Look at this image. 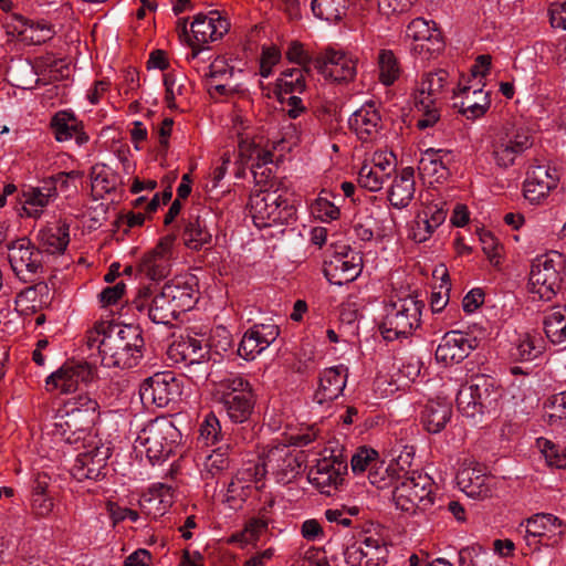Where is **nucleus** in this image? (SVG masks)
Wrapping results in <instances>:
<instances>
[{"instance_id": "obj_1", "label": "nucleus", "mask_w": 566, "mask_h": 566, "mask_svg": "<svg viewBox=\"0 0 566 566\" xmlns=\"http://www.w3.org/2000/svg\"><path fill=\"white\" fill-rule=\"evenodd\" d=\"M85 344L88 349H96L101 365L107 368H133L144 356L145 342L135 325L96 322L86 332Z\"/></svg>"}, {"instance_id": "obj_2", "label": "nucleus", "mask_w": 566, "mask_h": 566, "mask_svg": "<svg viewBox=\"0 0 566 566\" xmlns=\"http://www.w3.org/2000/svg\"><path fill=\"white\" fill-rule=\"evenodd\" d=\"M213 398L233 423L247 422L254 410L255 396L248 379L237 374L213 380Z\"/></svg>"}, {"instance_id": "obj_3", "label": "nucleus", "mask_w": 566, "mask_h": 566, "mask_svg": "<svg viewBox=\"0 0 566 566\" xmlns=\"http://www.w3.org/2000/svg\"><path fill=\"white\" fill-rule=\"evenodd\" d=\"M424 303L413 295L392 296L385 305V316L379 326L387 340L410 336L421 324Z\"/></svg>"}, {"instance_id": "obj_4", "label": "nucleus", "mask_w": 566, "mask_h": 566, "mask_svg": "<svg viewBox=\"0 0 566 566\" xmlns=\"http://www.w3.org/2000/svg\"><path fill=\"white\" fill-rule=\"evenodd\" d=\"M449 73L437 70L426 73L415 94V107L419 114L417 127L427 129L434 126L440 119V101L448 84Z\"/></svg>"}, {"instance_id": "obj_5", "label": "nucleus", "mask_w": 566, "mask_h": 566, "mask_svg": "<svg viewBox=\"0 0 566 566\" xmlns=\"http://www.w3.org/2000/svg\"><path fill=\"white\" fill-rule=\"evenodd\" d=\"M180 432L166 418H157L137 436L135 449L144 452L151 463L168 459L177 447Z\"/></svg>"}, {"instance_id": "obj_6", "label": "nucleus", "mask_w": 566, "mask_h": 566, "mask_svg": "<svg viewBox=\"0 0 566 566\" xmlns=\"http://www.w3.org/2000/svg\"><path fill=\"white\" fill-rule=\"evenodd\" d=\"M249 211L258 228L284 224L295 219V207L279 190H258L250 196Z\"/></svg>"}, {"instance_id": "obj_7", "label": "nucleus", "mask_w": 566, "mask_h": 566, "mask_svg": "<svg viewBox=\"0 0 566 566\" xmlns=\"http://www.w3.org/2000/svg\"><path fill=\"white\" fill-rule=\"evenodd\" d=\"M400 480L392 490V500L396 507L406 513H415L422 505L423 509L432 503V480L428 474L417 471L411 473L402 471Z\"/></svg>"}, {"instance_id": "obj_8", "label": "nucleus", "mask_w": 566, "mask_h": 566, "mask_svg": "<svg viewBox=\"0 0 566 566\" xmlns=\"http://www.w3.org/2000/svg\"><path fill=\"white\" fill-rule=\"evenodd\" d=\"M230 22L218 10L208 13H198L190 24L191 36L188 38V45L191 52L187 59L195 61L200 53L207 50L206 44L214 42L229 32Z\"/></svg>"}, {"instance_id": "obj_9", "label": "nucleus", "mask_w": 566, "mask_h": 566, "mask_svg": "<svg viewBox=\"0 0 566 566\" xmlns=\"http://www.w3.org/2000/svg\"><path fill=\"white\" fill-rule=\"evenodd\" d=\"M532 145L533 137L527 129L521 127L503 128L492 142V156L496 166L509 168Z\"/></svg>"}, {"instance_id": "obj_10", "label": "nucleus", "mask_w": 566, "mask_h": 566, "mask_svg": "<svg viewBox=\"0 0 566 566\" xmlns=\"http://www.w3.org/2000/svg\"><path fill=\"white\" fill-rule=\"evenodd\" d=\"M8 260L14 274L22 281L29 282L43 270L42 252L23 237L7 244Z\"/></svg>"}, {"instance_id": "obj_11", "label": "nucleus", "mask_w": 566, "mask_h": 566, "mask_svg": "<svg viewBox=\"0 0 566 566\" xmlns=\"http://www.w3.org/2000/svg\"><path fill=\"white\" fill-rule=\"evenodd\" d=\"M560 271L551 256L542 255L534 260L530 273V292L542 301H551L560 287Z\"/></svg>"}, {"instance_id": "obj_12", "label": "nucleus", "mask_w": 566, "mask_h": 566, "mask_svg": "<svg viewBox=\"0 0 566 566\" xmlns=\"http://www.w3.org/2000/svg\"><path fill=\"white\" fill-rule=\"evenodd\" d=\"M357 57L333 48L325 49L314 59L313 66L325 78L334 82H350L357 73Z\"/></svg>"}, {"instance_id": "obj_13", "label": "nucleus", "mask_w": 566, "mask_h": 566, "mask_svg": "<svg viewBox=\"0 0 566 566\" xmlns=\"http://www.w3.org/2000/svg\"><path fill=\"white\" fill-rule=\"evenodd\" d=\"M181 395L179 380L172 373H157L147 378L139 388V396L145 406L167 407Z\"/></svg>"}, {"instance_id": "obj_14", "label": "nucleus", "mask_w": 566, "mask_h": 566, "mask_svg": "<svg viewBox=\"0 0 566 566\" xmlns=\"http://www.w3.org/2000/svg\"><path fill=\"white\" fill-rule=\"evenodd\" d=\"M525 527V541L528 546L537 548L538 545L554 546L556 545L563 534V522L555 515L548 513H538L524 523L520 527Z\"/></svg>"}, {"instance_id": "obj_15", "label": "nucleus", "mask_w": 566, "mask_h": 566, "mask_svg": "<svg viewBox=\"0 0 566 566\" xmlns=\"http://www.w3.org/2000/svg\"><path fill=\"white\" fill-rule=\"evenodd\" d=\"M84 452L77 454L71 469L72 475L77 481L98 480L105 476L107 460L111 455L108 447L98 442L83 444Z\"/></svg>"}, {"instance_id": "obj_16", "label": "nucleus", "mask_w": 566, "mask_h": 566, "mask_svg": "<svg viewBox=\"0 0 566 566\" xmlns=\"http://www.w3.org/2000/svg\"><path fill=\"white\" fill-rule=\"evenodd\" d=\"M133 303L137 311L146 312L156 324H169L179 317L164 287L160 291L150 286L142 287Z\"/></svg>"}, {"instance_id": "obj_17", "label": "nucleus", "mask_w": 566, "mask_h": 566, "mask_svg": "<svg viewBox=\"0 0 566 566\" xmlns=\"http://www.w3.org/2000/svg\"><path fill=\"white\" fill-rule=\"evenodd\" d=\"M347 461L342 457L323 458L308 472V481L322 494L331 495L344 481Z\"/></svg>"}, {"instance_id": "obj_18", "label": "nucleus", "mask_w": 566, "mask_h": 566, "mask_svg": "<svg viewBox=\"0 0 566 566\" xmlns=\"http://www.w3.org/2000/svg\"><path fill=\"white\" fill-rule=\"evenodd\" d=\"M175 237L165 235L140 260L139 271L153 281L167 277L175 256Z\"/></svg>"}, {"instance_id": "obj_19", "label": "nucleus", "mask_w": 566, "mask_h": 566, "mask_svg": "<svg viewBox=\"0 0 566 566\" xmlns=\"http://www.w3.org/2000/svg\"><path fill=\"white\" fill-rule=\"evenodd\" d=\"M479 346L476 337L461 331L447 332L437 349L436 359L444 365L459 364Z\"/></svg>"}, {"instance_id": "obj_20", "label": "nucleus", "mask_w": 566, "mask_h": 566, "mask_svg": "<svg viewBox=\"0 0 566 566\" xmlns=\"http://www.w3.org/2000/svg\"><path fill=\"white\" fill-rule=\"evenodd\" d=\"M406 35L413 40L412 50L423 59H429L443 49L441 32L436 23L423 18L413 19L407 27Z\"/></svg>"}, {"instance_id": "obj_21", "label": "nucleus", "mask_w": 566, "mask_h": 566, "mask_svg": "<svg viewBox=\"0 0 566 566\" xmlns=\"http://www.w3.org/2000/svg\"><path fill=\"white\" fill-rule=\"evenodd\" d=\"M95 371V367L87 361L65 363L48 377L46 386L50 389H60L64 394L73 392L80 382L92 380Z\"/></svg>"}, {"instance_id": "obj_22", "label": "nucleus", "mask_w": 566, "mask_h": 566, "mask_svg": "<svg viewBox=\"0 0 566 566\" xmlns=\"http://www.w3.org/2000/svg\"><path fill=\"white\" fill-rule=\"evenodd\" d=\"M280 335L274 323L254 324L242 336L238 346V355L245 360H253L273 344Z\"/></svg>"}, {"instance_id": "obj_23", "label": "nucleus", "mask_w": 566, "mask_h": 566, "mask_svg": "<svg viewBox=\"0 0 566 566\" xmlns=\"http://www.w3.org/2000/svg\"><path fill=\"white\" fill-rule=\"evenodd\" d=\"M348 124L361 142L376 140L381 135L384 127L380 112L375 103H366L354 112Z\"/></svg>"}, {"instance_id": "obj_24", "label": "nucleus", "mask_w": 566, "mask_h": 566, "mask_svg": "<svg viewBox=\"0 0 566 566\" xmlns=\"http://www.w3.org/2000/svg\"><path fill=\"white\" fill-rule=\"evenodd\" d=\"M324 275L331 284L343 285L353 282L361 271V259L357 255L338 253L324 262Z\"/></svg>"}, {"instance_id": "obj_25", "label": "nucleus", "mask_w": 566, "mask_h": 566, "mask_svg": "<svg viewBox=\"0 0 566 566\" xmlns=\"http://www.w3.org/2000/svg\"><path fill=\"white\" fill-rule=\"evenodd\" d=\"M556 174L547 165L532 166L523 185L524 197L532 203L539 202L557 186Z\"/></svg>"}, {"instance_id": "obj_26", "label": "nucleus", "mask_w": 566, "mask_h": 566, "mask_svg": "<svg viewBox=\"0 0 566 566\" xmlns=\"http://www.w3.org/2000/svg\"><path fill=\"white\" fill-rule=\"evenodd\" d=\"M347 376L348 369L344 365L324 369L319 375L318 388L314 395L315 401L323 405L337 399L344 391Z\"/></svg>"}, {"instance_id": "obj_27", "label": "nucleus", "mask_w": 566, "mask_h": 566, "mask_svg": "<svg viewBox=\"0 0 566 566\" xmlns=\"http://www.w3.org/2000/svg\"><path fill=\"white\" fill-rule=\"evenodd\" d=\"M459 486L472 499L484 500L492 495L493 478L486 475L481 468L467 467L457 474Z\"/></svg>"}, {"instance_id": "obj_28", "label": "nucleus", "mask_w": 566, "mask_h": 566, "mask_svg": "<svg viewBox=\"0 0 566 566\" xmlns=\"http://www.w3.org/2000/svg\"><path fill=\"white\" fill-rule=\"evenodd\" d=\"M212 220L210 212L203 216H190L182 232L185 245L195 251L208 249L212 242V233L209 223Z\"/></svg>"}, {"instance_id": "obj_29", "label": "nucleus", "mask_w": 566, "mask_h": 566, "mask_svg": "<svg viewBox=\"0 0 566 566\" xmlns=\"http://www.w3.org/2000/svg\"><path fill=\"white\" fill-rule=\"evenodd\" d=\"M265 465L276 475L277 481L282 483L291 482L301 470V462L286 448H275L266 457Z\"/></svg>"}, {"instance_id": "obj_30", "label": "nucleus", "mask_w": 566, "mask_h": 566, "mask_svg": "<svg viewBox=\"0 0 566 566\" xmlns=\"http://www.w3.org/2000/svg\"><path fill=\"white\" fill-rule=\"evenodd\" d=\"M50 478L38 474L33 481L30 497V513L34 518H46L54 509V497L49 491Z\"/></svg>"}, {"instance_id": "obj_31", "label": "nucleus", "mask_w": 566, "mask_h": 566, "mask_svg": "<svg viewBox=\"0 0 566 566\" xmlns=\"http://www.w3.org/2000/svg\"><path fill=\"white\" fill-rule=\"evenodd\" d=\"M54 181H44L42 187L29 188L22 193L23 211L30 218H40L43 209L56 198Z\"/></svg>"}, {"instance_id": "obj_32", "label": "nucleus", "mask_w": 566, "mask_h": 566, "mask_svg": "<svg viewBox=\"0 0 566 566\" xmlns=\"http://www.w3.org/2000/svg\"><path fill=\"white\" fill-rule=\"evenodd\" d=\"M416 182L412 167H405L396 176L388 191V200L397 209L409 206L415 197Z\"/></svg>"}, {"instance_id": "obj_33", "label": "nucleus", "mask_w": 566, "mask_h": 566, "mask_svg": "<svg viewBox=\"0 0 566 566\" xmlns=\"http://www.w3.org/2000/svg\"><path fill=\"white\" fill-rule=\"evenodd\" d=\"M452 416V407L447 401L430 400L421 412V422L430 433H438L444 429Z\"/></svg>"}, {"instance_id": "obj_34", "label": "nucleus", "mask_w": 566, "mask_h": 566, "mask_svg": "<svg viewBox=\"0 0 566 566\" xmlns=\"http://www.w3.org/2000/svg\"><path fill=\"white\" fill-rule=\"evenodd\" d=\"M471 87H459V93L465 95L460 104L455 103L454 106L460 108V113L468 119H476L483 116L491 106L490 92H484L482 88H474L472 91L473 97L469 95Z\"/></svg>"}, {"instance_id": "obj_35", "label": "nucleus", "mask_w": 566, "mask_h": 566, "mask_svg": "<svg viewBox=\"0 0 566 566\" xmlns=\"http://www.w3.org/2000/svg\"><path fill=\"white\" fill-rule=\"evenodd\" d=\"M97 409V401L91 397L86 395L73 397L64 405V412L66 416L64 424L71 429V421H76L78 418L81 419V423L88 426L92 421V416Z\"/></svg>"}, {"instance_id": "obj_36", "label": "nucleus", "mask_w": 566, "mask_h": 566, "mask_svg": "<svg viewBox=\"0 0 566 566\" xmlns=\"http://www.w3.org/2000/svg\"><path fill=\"white\" fill-rule=\"evenodd\" d=\"M163 287L179 315L190 311L197 303V291L187 282L175 280Z\"/></svg>"}, {"instance_id": "obj_37", "label": "nucleus", "mask_w": 566, "mask_h": 566, "mask_svg": "<svg viewBox=\"0 0 566 566\" xmlns=\"http://www.w3.org/2000/svg\"><path fill=\"white\" fill-rule=\"evenodd\" d=\"M449 155L442 149H427L418 164V171L423 178H433L436 181L444 179L449 175V169L443 158Z\"/></svg>"}, {"instance_id": "obj_38", "label": "nucleus", "mask_w": 566, "mask_h": 566, "mask_svg": "<svg viewBox=\"0 0 566 566\" xmlns=\"http://www.w3.org/2000/svg\"><path fill=\"white\" fill-rule=\"evenodd\" d=\"M39 240L49 253H62L70 242L69 226L59 223L39 231Z\"/></svg>"}, {"instance_id": "obj_39", "label": "nucleus", "mask_w": 566, "mask_h": 566, "mask_svg": "<svg viewBox=\"0 0 566 566\" xmlns=\"http://www.w3.org/2000/svg\"><path fill=\"white\" fill-rule=\"evenodd\" d=\"M471 385L474 390L473 395L478 401H481V415L491 407H493L499 397L501 396L500 389L492 377L485 375H478L471 379Z\"/></svg>"}, {"instance_id": "obj_40", "label": "nucleus", "mask_w": 566, "mask_h": 566, "mask_svg": "<svg viewBox=\"0 0 566 566\" xmlns=\"http://www.w3.org/2000/svg\"><path fill=\"white\" fill-rule=\"evenodd\" d=\"M544 332L554 345L566 342V307H553L544 318Z\"/></svg>"}, {"instance_id": "obj_41", "label": "nucleus", "mask_w": 566, "mask_h": 566, "mask_svg": "<svg viewBox=\"0 0 566 566\" xmlns=\"http://www.w3.org/2000/svg\"><path fill=\"white\" fill-rule=\"evenodd\" d=\"M81 120L67 111H59L50 122V128L59 143L67 142L81 128Z\"/></svg>"}, {"instance_id": "obj_42", "label": "nucleus", "mask_w": 566, "mask_h": 566, "mask_svg": "<svg viewBox=\"0 0 566 566\" xmlns=\"http://www.w3.org/2000/svg\"><path fill=\"white\" fill-rule=\"evenodd\" d=\"M401 460L402 455L398 458L396 463L391 462L388 465H385L384 462H378L368 473L370 484L380 490L391 486L395 488L403 471V468H400V472L397 470Z\"/></svg>"}, {"instance_id": "obj_43", "label": "nucleus", "mask_w": 566, "mask_h": 566, "mask_svg": "<svg viewBox=\"0 0 566 566\" xmlns=\"http://www.w3.org/2000/svg\"><path fill=\"white\" fill-rule=\"evenodd\" d=\"M379 81L386 86L392 85L401 74L400 62L391 50L382 49L378 53Z\"/></svg>"}, {"instance_id": "obj_44", "label": "nucleus", "mask_w": 566, "mask_h": 566, "mask_svg": "<svg viewBox=\"0 0 566 566\" xmlns=\"http://www.w3.org/2000/svg\"><path fill=\"white\" fill-rule=\"evenodd\" d=\"M229 449L230 444H227L226 447H219L205 458L201 468V476L203 479H213L218 474L229 469Z\"/></svg>"}, {"instance_id": "obj_45", "label": "nucleus", "mask_w": 566, "mask_h": 566, "mask_svg": "<svg viewBox=\"0 0 566 566\" xmlns=\"http://www.w3.org/2000/svg\"><path fill=\"white\" fill-rule=\"evenodd\" d=\"M171 503V488L159 484L148 497L144 499L142 506L147 511V514H153L154 517H157L164 515Z\"/></svg>"}, {"instance_id": "obj_46", "label": "nucleus", "mask_w": 566, "mask_h": 566, "mask_svg": "<svg viewBox=\"0 0 566 566\" xmlns=\"http://www.w3.org/2000/svg\"><path fill=\"white\" fill-rule=\"evenodd\" d=\"M169 352L180 355L185 364L209 355V352L203 348L202 342L191 336L182 337L180 340L175 342L170 346Z\"/></svg>"}, {"instance_id": "obj_47", "label": "nucleus", "mask_w": 566, "mask_h": 566, "mask_svg": "<svg viewBox=\"0 0 566 566\" xmlns=\"http://www.w3.org/2000/svg\"><path fill=\"white\" fill-rule=\"evenodd\" d=\"M348 0H312L315 17L328 22H336L346 13Z\"/></svg>"}, {"instance_id": "obj_48", "label": "nucleus", "mask_w": 566, "mask_h": 566, "mask_svg": "<svg viewBox=\"0 0 566 566\" xmlns=\"http://www.w3.org/2000/svg\"><path fill=\"white\" fill-rule=\"evenodd\" d=\"M305 70L287 69L277 78L280 94L302 93L305 90Z\"/></svg>"}, {"instance_id": "obj_49", "label": "nucleus", "mask_w": 566, "mask_h": 566, "mask_svg": "<svg viewBox=\"0 0 566 566\" xmlns=\"http://www.w3.org/2000/svg\"><path fill=\"white\" fill-rule=\"evenodd\" d=\"M474 390L471 382L460 388L457 395L458 410L467 418L474 419L481 415V401H478L473 395Z\"/></svg>"}, {"instance_id": "obj_50", "label": "nucleus", "mask_w": 566, "mask_h": 566, "mask_svg": "<svg viewBox=\"0 0 566 566\" xmlns=\"http://www.w3.org/2000/svg\"><path fill=\"white\" fill-rule=\"evenodd\" d=\"M536 444L549 467L557 469L566 468V449H562L545 438H538Z\"/></svg>"}, {"instance_id": "obj_51", "label": "nucleus", "mask_w": 566, "mask_h": 566, "mask_svg": "<svg viewBox=\"0 0 566 566\" xmlns=\"http://www.w3.org/2000/svg\"><path fill=\"white\" fill-rule=\"evenodd\" d=\"M542 344L543 340L541 337L525 334L518 339L514 355L521 360H533L542 354Z\"/></svg>"}, {"instance_id": "obj_52", "label": "nucleus", "mask_w": 566, "mask_h": 566, "mask_svg": "<svg viewBox=\"0 0 566 566\" xmlns=\"http://www.w3.org/2000/svg\"><path fill=\"white\" fill-rule=\"evenodd\" d=\"M91 178L93 187H99L105 192L114 190L118 179L117 175L104 164H97L92 167Z\"/></svg>"}, {"instance_id": "obj_53", "label": "nucleus", "mask_w": 566, "mask_h": 566, "mask_svg": "<svg viewBox=\"0 0 566 566\" xmlns=\"http://www.w3.org/2000/svg\"><path fill=\"white\" fill-rule=\"evenodd\" d=\"M387 179L384 174L373 169L368 164L361 166L357 177L358 185L371 192L379 191Z\"/></svg>"}, {"instance_id": "obj_54", "label": "nucleus", "mask_w": 566, "mask_h": 566, "mask_svg": "<svg viewBox=\"0 0 566 566\" xmlns=\"http://www.w3.org/2000/svg\"><path fill=\"white\" fill-rule=\"evenodd\" d=\"M378 452L371 448L361 447L350 459L352 471L356 474L370 471L378 463Z\"/></svg>"}, {"instance_id": "obj_55", "label": "nucleus", "mask_w": 566, "mask_h": 566, "mask_svg": "<svg viewBox=\"0 0 566 566\" xmlns=\"http://www.w3.org/2000/svg\"><path fill=\"white\" fill-rule=\"evenodd\" d=\"M212 367L213 364H211L206 357L195 361H189L186 363V375L195 385H205L212 375Z\"/></svg>"}, {"instance_id": "obj_56", "label": "nucleus", "mask_w": 566, "mask_h": 566, "mask_svg": "<svg viewBox=\"0 0 566 566\" xmlns=\"http://www.w3.org/2000/svg\"><path fill=\"white\" fill-rule=\"evenodd\" d=\"M186 77L175 73H167L164 76V84L166 87V103L169 108L176 107V97L180 96L186 91Z\"/></svg>"}, {"instance_id": "obj_57", "label": "nucleus", "mask_w": 566, "mask_h": 566, "mask_svg": "<svg viewBox=\"0 0 566 566\" xmlns=\"http://www.w3.org/2000/svg\"><path fill=\"white\" fill-rule=\"evenodd\" d=\"M199 431L200 438L208 446L218 443L222 438L220 421L213 412L206 416L205 420L200 424Z\"/></svg>"}, {"instance_id": "obj_58", "label": "nucleus", "mask_w": 566, "mask_h": 566, "mask_svg": "<svg viewBox=\"0 0 566 566\" xmlns=\"http://www.w3.org/2000/svg\"><path fill=\"white\" fill-rule=\"evenodd\" d=\"M285 56L291 63H295L301 66V70H305L306 73L311 71V63L314 62L311 54L305 50L304 44L300 41H291L285 51Z\"/></svg>"}, {"instance_id": "obj_59", "label": "nucleus", "mask_w": 566, "mask_h": 566, "mask_svg": "<svg viewBox=\"0 0 566 566\" xmlns=\"http://www.w3.org/2000/svg\"><path fill=\"white\" fill-rule=\"evenodd\" d=\"M312 213L322 221L336 220L339 217V209L327 198L318 197L311 206Z\"/></svg>"}, {"instance_id": "obj_60", "label": "nucleus", "mask_w": 566, "mask_h": 566, "mask_svg": "<svg viewBox=\"0 0 566 566\" xmlns=\"http://www.w3.org/2000/svg\"><path fill=\"white\" fill-rule=\"evenodd\" d=\"M282 59L280 49L275 45L263 46L260 59V75L264 78L272 74L273 67L279 64Z\"/></svg>"}, {"instance_id": "obj_61", "label": "nucleus", "mask_w": 566, "mask_h": 566, "mask_svg": "<svg viewBox=\"0 0 566 566\" xmlns=\"http://www.w3.org/2000/svg\"><path fill=\"white\" fill-rule=\"evenodd\" d=\"M371 161L373 169L384 174L388 179L396 171V156L392 151H375Z\"/></svg>"}, {"instance_id": "obj_62", "label": "nucleus", "mask_w": 566, "mask_h": 566, "mask_svg": "<svg viewBox=\"0 0 566 566\" xmlns=\"http://www.w3.org/2000/svg\"><path fill=\"white\" fill-rule=\"evenodd\" d=\"M546 408H549L552 412L548 413V421L562 420L566 418V391H562L553 395L548 398L545 403Z\"/></svg>"}, {"instance_id": "obj_63", "label": "nucleus", "mask_w": 566, "mask_h": 566, "mask_svg": "<svg viewBox=\"0 0 566 566\" xmlns=\"http://www.w3.org/2000/svg\"><path fill=\"white\" fill-rule=\"evenodd\" d=\"M269 524L270 523H268L264 520H261L256 516L251 517L247 522L244 530L241 533L243 541L245 543L256 542L261 537V535L268 531Z\"/></svg>"}, {"instance_id": "obj_64", "label": "nucleus", "mask_w": 566, "mask_h": 566, "mask_svg": "<svg viewBox=\"0 0 566 566\" xmlns=\"http://www.w3.org/2000/svg\"><path fill=\"white\" fill-rule=\"evenodd\" d=\"M547 14L552 28L566 30V1L552 3Z\"/></svg>"}]
</instances>
